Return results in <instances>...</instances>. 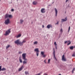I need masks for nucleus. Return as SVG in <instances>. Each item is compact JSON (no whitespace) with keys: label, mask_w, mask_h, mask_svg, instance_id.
Segmentation results:
<instances>
[{"label":"nucleus","mask_w":75,"mask_h":75,"mask_svg":"<svg viewBox=\"0 0 75 75\" xmlns=\"http://www.w3.org/2000/svg\"><path fill=\"white\" fill-rule=\"evenodd\" d=\"M59 24V22H57V23L55 24V25L56 24Z\"/></svg>","instance_id":"72a5a7b5"},{"label":"nucleus","mask_w":75,"mask_h":75,"mask_svg":"<svg viewBox=\"0 0 75 75\" xmlns=\"http://www.w3.org/2000/svg\"><path fill=\"white\" fill-rule=\"evenodd\" d=\"M1 69H1V66H0V71H1Z\"/></svg>","instance_id":"2f4dec72"},{"label":"nucleus","mask_w":75,"mask_h":75,"mask_svg":"<svg viewBox=\"0 0 75 75\" xmlns=\"http://www.w3.org/2000/svg\"><path fill=\"white\" fill-rule=\"evenodd\" d=\"M11 29H8V31L6 32V33L5 34V35H8L9 33H11V31H10V30Z\"/></svg>","instance_id":"f03ea898"},{"label":"nucleus","mask_w":75,"mask_h":75,"mask_svg":"<svg viewBox=\"0 0 75 75\" xmlns=\"http://www.w3.org/2000/svg\"><path fill=\"white\" fill-rule=\"evenodd\" d=\"M20 40H18L16 41H15V44H19V43L20 42Z\"/></svg>","instance_id":"6e6552de"},{"label":"nucleus","mask_w":75,"mask_h":75,"mask_svg":"<svg viewBox=\"0 0 75 75\" xmlns=\"http://www.w3.org/2000/svg\"><path fill=\"white\" fill-rule=\"evenodd\" d=\"M20 21H21V24H22V23H23V20L22 19H21L20 20Z\"/></svg>","instance_id":"cd10ccee"},{"label":"nucleus","mask_w":75,"mask_h":75,"mask_svg":"<svg viewBox=\"0 0 75 75\" xmlns=\"http://www.w3.org/2000/svg\"><path fill=\"white\" fill-rule=\"evenodd\" d=\"M22 42V43L23 44H24V43H25V42H26V40H23Z\"/></svg>","instance_id":"4be33fe9"},{"label":"nucleus","mask_w":75,"mask_h":75,"mask_svg":"<svg viewBox=\"0 0 75 75\" xmlns=\"http://www.w3.org/2000/svg\"><path fill=\"white\" fill-rule=\"evenodd\" d=\"M44 53H45V52H41L42 55V57H43L44 58L46 56V54H44Z\"/></svg>","instance_id":"39448f33"},{"label":"nucleus","mask_w":75,"mask_h":75,"mask_svg":"<svg viewBox=\"0 0 75 75\" xmlns=\"http://www.w3.org/2000/svg\"><path fill=\"white\" fill-rule=\"evenodd\" d=\"M9 15L8 14H6L5 15V18H7V17H8V16Z\"/></svg>","instance_id":"f3484780"},{"label":"nucleus","mask_w":75,"mask_h":75,"mask_svg":"<svg viewBox=\"0 0 75 75\" xmlns=\"http://www.w3.org/2000/svg\"><path fill=\"white\" fill-rule=\"evenodd\" d=\"M22 53V52H19V54H21Z\"/></svg>","instance_id":"e433bc0d"},{"label":"nucleus","mask_w":75,"mask_h":75,"mask_svg":"<svg viewBox=\"0 0 75 75\" xmlns=\"http://www.w3.org/2000/svg\"><path fill=\"white\" fill-rule=\"evenodd\" d=\"M45 61H46V60H45L44 61V62H45V64H47V63L46 62H45Z\"/></svg>","instance_id":"58836bf2"},{"label":"nucleus","mask_w":75,"mask_h":75,"mask_svg":"<svg viewBox=\"0 0 75 75\" xmlns=\"http://www.w3.org/2000/svg\"><path fill=\"white\" fill-rule=\"evenodd\" d=\"M74 53H75V52H74Z\"/></svg>","instance_id":"a18cd8bd"},{"label":"nucleus","mask_w":75,"mask_h":75,"mask_svg":"<svg viewBox=\"0 0 75 75\" xmlns=\"http://www.w3.org/2000/svg\"><path fill=\"white\" fill-rule=\"evenodd\" d=\"M74 71H75V68H74L73 69V70L72 71V74L74 73Z\"/></svg>","instance_id":"bb28decb"},{"label":"nucleus","mask_w":75,"mask_h":75,"mask_svg":"<svg viewBox=\"0 0 75 75\" xmlns=\"http://www.w3.org/2000/svg\"><path fill=\"white\" fill-rule=\"evenodd\" d=\"M44 74L45 75H47V74Z\"/></svg>","instance_id":"79ce46f5"},{"label":"nucleus","mask_w":75,"mask_h":75,"mask_svg":"<svg viewBox=\"0 0 75 75\" xmlns=\"http://www.w3.org/2000/svg\"><path fill=\"white\" fill-rule=\"evenodd\" d=\"M58 75H62L61 74H59Z\"/></svg>","instance_id":"c03bdc74"},{"label":"nucleus","mask_w":75,"mask_h":75,"mask_svg":"<svg viewBox=\"0 0 75 75\" xmlns=\"http://www.w3.org/2000/svg\"><path fill=\"white\" fill-rule=\"evenodd\" d=\"M6 69L5 68H3L2 69H1V71H6Z\"/></svg>","instance_id":"b1692460"},{"label":"nucleus","mask_w":75,"mask_h":75,"mask_svg":"<svg viewBox=\"0 0 75 75\" xmlns=\"http://www.w3.org/2000/svg\"><path fill=\"white\" fill-rule=\"evenodd\" d=\"M35 51H36V55L37 56H38V55H39V52L40 51H39V50L38 49V48H36L35 49Z\"/></svg>","instance_id":"7ed1b4c3"},{"label":"nucleus","mask_w":75,"mask_h":75,"mask_svg":"<svg viewBox=\"0 0 75 75\" xmlns=\"http://www.w3.org/2000/svg\"><path fill=\"white\" fill-rule=\"evenodd\" d=\"M5 23L6 24H8L10 23V19H7L5 21Z\"/></svg>","instance_id":"20e7f679"},{"label":"nucleus","mask_w":75,"mask_h":75,"mask_svg":"<svg viewBox=\"0 0 75 75\" xmlns=\"http://www.w3.org/2000/svg\"><path fill=\"white\" fill-rule=\"evenodd\" d=\"M63 32V30H62V28H61L60 30V33L59 34V35H61L62 34V32Z\"/></svg>","instance_id":"f8f14e48"},{"label":"nucleus","mask_w":75,"mask_h":75,"mask_svg":"<svg viewBox=\"0 0 75 75\" xmlns=\"http://www.w3.org/2000/svg\"><path fill=\"white\" fill-rule=\"evenodd\" d=\"M19 44L21 46L23 45V42H20V41L19 42Z\"/></svg>","instance_id":"2eb2a0df"},{"label":"nucleus","mask_w":75,"mask_h":75,"mask_svg":"<svg viewBox=\"0 0 75 75\" xmlns=\"http://www.w3.org/2000/svg\"><path fill=\"white\" fill-rule=\"evenodd\" d=\"M75 53H74L72 55V57H75Z\"/></svg>","instance_id":"473e14b6"},{"label":"nucleus","mask_w":75,"mask_h":75,"mask_svg":"<svg viewBox=\"0 0 75 75\" xmlns=\"http://www.w3.org/2000/svg\"><path fill=\"white\" fill-rule=\"evenodd\" d=\"M54 44L55 45H57V43H56V42H54Z\"/></svg>","instance_id":"f704fd0d"},{"label":"nucleus","mask_w":75,"mask_h":75,"mask_svg":"<svg viewBox=\"0 0 75 75\" xmlns=\"http://www.w3.org/2000/svg\"><path fill=\"white\" fill-rule=\"evenodd\" d=\"M56 49L57 48V47H56Z\"/></svg>","instance_id":"37998d69"},{"label":"nucleus","mask_w":75,"mask_h":75,"mask_svg":"<svg viewBox=\"0 0 75 75\" xmlns=\"http://www.w3.org/2000/svg\"><path fill=\"white\" fill-rule=\"evenodd\" d=\"M50 61H51V59H49L48 60V64L50 63Z\"/></svg>","instance_id":"c756f323"},{"label":"nucleus","mask_w":75,"mask_h":75,"mask_svg":"<svg viewBox=\"0 0 75 75\" xmlns=\"http://www.w3.org/2000/svg\"><path fill=\"white\" fill-rule=\"evenodd\" d=\"M38 44V42L37 41H35L34 43V44L37 45Z\"/></svg>","instance_id":"393cba45"},{"label":"nucleus","mask_w":75,"mask_h":75,"mask_svg":"<svg viewBox=\"0 0 75 75\" xmlns=\"http://www.w3.org/2000/svg\"><path fill=\"white\" fill-rule=\"evenodd\" d=\"M19 61L21 63H22V62H23V61H22V60H21V59L20 57L19 58Z\"/></svg>","instance_id":"aec40b11"},{"label":"nucleus","mask_w":75,"mask_h":75,"mask_svg":"<svg viewBox=\"0 0 75 75\" xmlns=\"http://www.w3.org/2000/svg\"><path fill=\"white\" fill-rule=\"evenodd\" d=\"M51 27V25H47V28H50Z\"/></svg>","instance_id":"a211bd4d"},{"label":"nucleus","mask_w":75,"mask_h":75,"mask_svg":"<svg viewBox=\"0 0 75 75\" xmlns=\"http://www.w3.org/2000/svg\"><path fill=\"white\" fill-rule=\"evenodd\" d=\"M67 41H66L65 42V43H64V44H66V43H67Z\"/></svg>","instance_id":"a19ab883"},{"label":"nucleus","mask_w":75,"mask_h":75,"mask_svg":"<svg viewBox=\"0 0 75 75\" xmlns=\"http://www.w3.org/2000/svg\"><path fill=\"white\" fill-rule=\"evenodd\" d=\"M41 12L42 13H45V8H42L41 9Z\"/></svg>","instance_id":"1a4fd4ad"},{"label":"nucleus","mask_w":75,"mask_h":75,"mask_svg":"<svg viewBox=\"0 0 75 75\" xmlns=\"http://www.w3.org/2000/svg\"><path fill=\"white\" fill-rule=\"evenodd\" d=\"M22 59L24 60L23 62V65L24 64H27V62L26 61H27V59H26V54L23 53L22 54Z\"/></svg>","instance_id":"f257e3e1"},{"label":"nucleus","mask_w":75,"mask_h":75,"mask_svg":"<svg viewBox=\"0 0 75 75\" xmlns=\"http://www.w3.org/2000/svg\"><path fill=\"white\" fill-rule=\"evenodd\" d=\"M10 47V45H8V46L6 47V49H8V48H9V47Z\"/></svg>","instance_id":"c85d7f7f"},{"label":"nucleus","mask_w":75,"mask_h":75,"mask_svg":"<svg viewBox=\"0 0 75 75\" xmlns=\"http://www.w3.org/2000/svg\"><path fill=\"white\" fill-rule=\"evenodd\" d=\"M68 42H69L67 44V45H69L71 44V42H70V41L69 40L68 41Z\"/></svg>","instance_id":"a878e982"},{"label":"nucleus","mask_w":75,"mask_h":75,"mask_svg":"<svg viewBox=\"0 0 75 75\" xmlns=\"http://www.w3.org/2000/svg\"><path fill=\"white\" fill-rule=\"evenodd\" d=\"M11 11H14V9H12L11 10Z\"/></svg>","instance_id":"c9c22d12"},{"label":"nucleus","mask_w":75,"mask_h":75,"mask_svg":"<svg viewBox=\"0 0 75 75\" xmlns=\"http://www.w3.org/2000/svg\"><path fill=\"white\" fill-rule=\"evenodd\" d=\"M21 35V34H19L18 35V36L16 37V38H19V37H20Z\"/></svg>","instance_id":"6ab92c4d"},{"label":"nucleus","mask_w":75,"mask_h":75,"mask_svg":"<svg viewBox=\"0 0 75 75\" xmlns=\"http://www.w3.org/2000/svg\"><path fill=\"white\" fill-rule=\"evenodd\" d=\"M42 27L43 28H44V25H42Z\"/></svg>","instance_id":"ea45409f"},{"label":"nucleus","mask_w":75,"mask_h":75,"mask_svg":"<svg viewBox=\"0 0 75 75\" xmlns=\"http://www.w3.org/2000/svg\"><path fill=\"white\" fill-rule=\"evenodd\" d=\"M25 73L26 75H29V74L28 71H25Z\"/></svg>","instance_id":"dca6fc26"},{"label":"nucleus","mask_w":75,"mask_h":75,"mask_svg":"<svg viewBox=\"0 0 75 75\" xmlns=\"http://www.w3.org/2000/svg\"><path fill=\"white\" fill-rule=\"evenodd\" d=\"M54 9L55 10V16L57 17V14H58V10L57 9H56L55 8Z\"/></svg>","instance_id":"9d476101"},{"label":"nucleus","mask_w":75,"mask_h":75,"mask_svg":"<svg viewBox=\"0 0 75 75\" xmlns=\"http://www.w3.org/2000/svg\"><path fill=\"white\" fill-rule=\"evenodd\" d=\"M33 4L34 5H36L37 4V2L35 1H34L33 2Z\"/></svg>","instance_id":"ddd939ff"},{"label":"nucleus","mask_w":75,"mask_h":75,"mask_svg":"<svg viewBox=\"0 0 75 75\" xmlns=\"http://www.w3.org/2000/svg\"><path fill=\"white\" fill-rule=\"evenodd\" d=\"M8 17H9V18H12L13 16H12V15H9L8 16Z\"/></svg>","instance_id":"412c9836"},{"label":"nucleus","mask_w":75,"mask_h":75,"mask_svg":"<svg viewBox=\"0 0 75 75\" xmlns=\"http://www.w3.org/2000/svg\"><path fill=\"white\" fill-rule=\"evenodd\" d=\"M62 61H67V59L66 58H65V55H63L62 56Z\"/></svg>","instance_id":"423d86ee"},{"label":"nucleus","mask_w":75,"mask_h":75,"mask_svg":"<svg viewBox=\"0 0 75 75\" xmlns=\"http://www.w3.org/2000/svg\"><path fill=\"white\" fill-rule=\"evenodd\" d=\"M74 48V47H73V46H71L70 47V50H73Z\"/></svg>","instance_id":"5701e85b"},{"label":"nucleus","mask_w":75,"mask_h":75,"mask_svg":"<svg viewBox=\"0 0 75 75\" xmlns=\"http://www.w3.org/2000/svg\"><path fill=\"white\" fill-rule=\"evenodd\" d=\"M24 67V66L23 65L21 67V68H20L18 70H19V71H21V70H22L23 69V67Z\"/></svg>","instance_id":"9b49d317"},{"label":"nucleus","mask_w":75,"mask_h":75,"mask_svg":"<svg viewBox=\"0 0 75 75\" xmlns=\"http://www.w3.org/2000/svg\"><path fill=\"white\" fill-rule=\"evenodd\" d=\"M55 50L54 49V48H53V52L54 56V58L55 59H56V61H57V58H56V57H55Z\"/></svg>","instance_id":"0eeeda50"},{"label":"nucleus","mask_w":75,"mask_h":75,"mask_svg":"<svg viewBox=\"0 0 75 75\" xmlns=\"http://www.w3.org/2000/svg\"><path fill=\"white\" fill-rule=\"evenodd\" d=\"M71 28V27L70 26H69V30L68 32H69L70 30V29Z\"/></svg>","instance_id":"7c9ffc66"},{"label":"nucleus","mask_w":75,"mask_h":75,"mask_svg":"<svg viewBox=\"0 0 75 75\" xmlns=\"http://www.w3.org/2000/svg\"><path fill=\"white\" fill-rule=\"evenodd\" d=\"M62 20L63 21H66L67 20V18H66L65 19H62Z\"/></svg>","instance_id":"4468645a"},{"label":"nucleus","mask_w":75,"mask_h":75,"mask_svg":"<svg viewBox=\"0 0 75 75\" xmlns=\"http://www.w3.org/2000/svg\"><path fill=\"white\" fill-rule=\"evenodd\" d=\"M68 0H66V2L67 3V2H68Z\"/></svg>","instance_id":"4c0bfd02"}]
</instances>
